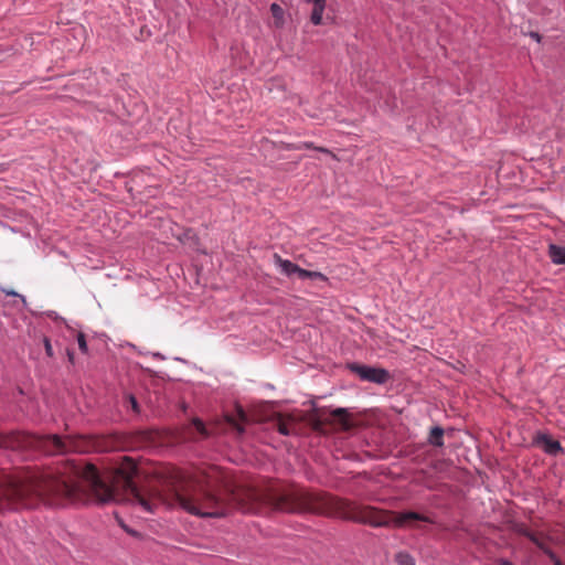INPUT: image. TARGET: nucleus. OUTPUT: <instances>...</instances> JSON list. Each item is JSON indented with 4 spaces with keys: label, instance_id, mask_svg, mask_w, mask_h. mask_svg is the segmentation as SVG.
Here are the masks:
<instances>
[{
    "label": "nucleus",
    "instance_id": "obj_16",
    "mask_svg": "<svg viewBox=\"0 0 565 565\" xmlns=\"http://www.w3.org/2000/svg\"><path fill=\"white\" fill-rule=\"evenodd\" d=\"M76 339H77V343H78L79 350L83 353H86L88 351V348H87V342H86V339H85V334L83 332H77L76 333Z\"/></svg>",
    "mask_w": 565,
    "mask_h": 565
},
{
    "label": "nucleus",
    "instance_id": "obj_25",
    "mask_svg": "<svg viewBox=\"0 0 565 565\" xmlns=\"http://www.w3.org/2000/svg\"><path fill=\"white\" fill-rule=\"evenodd\" d=\"M153 356L163 360V356L160 353H154Z\"/></svg>",
    "mask_w": 565,
    "mask_h": 565
},
{
    "label": "nucleus",
    "instance_id": "obj_5",
    "mask_svg": "<svg viewBox=\"0 0 565 565\" xmlns=\"http://www.w3.org/2000/svg\"><path fill=\"white\" fill-rule=\"evenodd\" d=\"M535 443L547 454L551 456H556L563 452V447L559 441L552 439L546 434H539L535 437Z\"/></svg>",
    "mask_w": 565,
    "mask_h": 565
},
{
    "label": "nucleus",
    "instance_id": "obj_18",
    "mask_svg": "<svg viewBox=\"0 0 565 565\" xmlns=\"http://www.w3.org/2000/svg\"><path fill=\"white\" fill-rule=\"evenodd\" d=\"M545 555L551 559V562L554 565H564L552 550H546Z\"/></svg>",
    "mask_w": 565,
    "mask_h": 565
},
{
    "label": "nucleus",
    "instance_id": "obj_6",
    "mask_svg": "<svg viewBox=\"0 0 565 565\" xmlns=\"http://www.w3.org/2000/svg\"><path fill=\"white\" fill-rule=\"evenodd\" d=\"M269 10L273 17V23L270 26L275 29H282L287 23L289 14H287V12L276 2L270 4Z\"/></svg>",
    "mask_w": 565,
    "mask_h": 565
},
{
    "label": "nucleus",
    "instance_id": "obj_3",
    "mask_svg": "<svg viewBox=\"0 0 565 565\" xmlns=\"http://www.w3.org/2000/svg\"><path fill=\"white\" fill-rule=\"evenodd\" d=\"M349 369L359 375V377L363 381L375 383V384H385L390 380V373L382 367H373L367 365H361L358 363L349 364Z\"/></svg>",
    "mask_w": 565,
    "mask_h": 565
},
{
    "label": "nucleus",
    "instance_id": "obj_11",
    "mask_svg": "<svg viewBox=\"0 0 565 565\" xmlns=\"http://www.w3.org/2000/svg\"><path fill=\"white\" fill-rule=\"evenodd\" d=\"M428 441L430 445L441 447L444 445V429L439 426L431 428Z\"/></svg>",
    "mask_w": 565,
    "mask_h": 565
},
{
    "label": "nucleus",
    "instance_id": "obj_9",
    "mask_svg": "<svg viewBox=\"0 0 565 565\" xmlns=\"http://www.w3.org/2000/svg\"><path fill=\"white\" fill-rule=\"evenodd\" d=\"M548 256L553 264L565 265V247L556 244L548 246Z\"/></svg>",
    "mask_w": 565,
    "mask_h": 565
},
{
    "label": "nucleus",
    "instance_id": "obj_7",
    "mask_svg": "<svg viewBox=\"0 0 565 565\" xmlns=\"http://www.w3.org/2000/svg\"><path fill=\"white\" fill-rule=\"evenodd\" d=\"M312 3L310 21L315 25L322 24L323 12L326 10V0H308Z\"/></svg>",
    "mask_w": 565,
    "mask_h": 565
},
{
    "label": "nucleus",
    "instance_id": "obj_19",
    "mask_svg": "<svg viewBox=\"0 0 565 565\" xmlns=\"http://www.w3.org/2000/svg\"><path fill=\"white\" fill-rule=\"evenodd\" d=\"M278 431H279V434H281L284 436H289L291 434V430L288 427V425L282 422L278 423Z\"/></svg>",
    "mask_w": 565,
    "mask_h": 565
},
{
    "label": "nucleus",
    "instance_id": "obj_10",
    "mask_svg": "<svg viewBox=\"0 0 565 565\" xmlns=\"http://www.w3.org/2000/svg\"><path fill=\"white\" fill-rule=\"evenodd\" d=\"M332 418L339 423L344 429H349L351 424L349 422V414L345 408H335L331 412Z\"/></svg>",
    "mask_w": 565,
    "mask_h": 565
},
{
    "label": "nucleus",
    "instance_id": "obj_1",
    "mask_svg": "<svg viewBox=\"0 0 565 565\" xmlns=\"http://www.w3.org/2000/svg\"><path fill=\"white\" fill-rule=\"evenodd\" d=\"M74 479H62L51 475H34L26 481L11 484L0 498V511L15 509L29 498H35L50 507L68 503H98L126 501L143 512L154 513L160 505H179L184 511L201 518H223L227 513L225 502L214 491V481L206 472L174 470L171 477L170 495L158 490H141L134 482L136 463L124 458L122 462L106 477L95 466H75Z\"/></svg>",
    "mask_w": 565,
    "mask_h": 565
},
{
    "label": "nucleus",
    "instance_id": "obj_23",
    "mask_svg": "<svg viewBox=\"0 0 565 565\" xmlns=\"http://www.w3.org/2000/svg\"><path fill=\"white\" fill-rule=\"evenodd\" d=\"M530 36L535 40L536 42L541 41V35L537 32H531Z\"/></svg>",
    "mask_w": 565,
    "mask_h": 565
},
{
    "label": "nucleus",
    "instance_id": "obj_27",
    "mask_svg": "<svg viewBox=\"0 0 565 565\" xmlns=\"http://www.w3.org/2000/svg\"><path fill=\"white\" fill-rule=\"evenodd\" d=\"M68 358H70V360L73 359V354L71 352H68Z\"/></svg>",
    "mask_w": 565,
    "mask_h": 565
},
{
    "label": "nucleus",
    "instance_id": "obj_14",
    "mask_svg": "<svg viewBox=\"0 0 565 565\" xmlns=\"http://www.w3.org/2000/svg\"><path fill=\"white\" fill-rule=\"evenodd\" d=\"M298 277L301 279H307V278L323 279L324 278V276L319 271H311V270H307V269H302V268H300Z\"/></svg>",
    "mask_w": 565,
    "mask_h": 565
},
{
    "label": "nucleus",
    "instance_id": "obj_13",
    "mask_svg": "<svg viewBox=\"0 0 565 565\" xmlns=\"http://www.w3.org/2000/svg\"><path fill=\"white\" fill-rule=\"evenodd\" d=\"M46 316H47L50 319H52V320H54V321H56V322H58V323H61V324H64V326H65V328L67 329V331H68L71 334H75V330H74L71 326H68V324L66 323V321L57 315V312H55V311H47V312H46Z\"/></svg>",
    "mask_w": 565,
    "mask_h": 565
},
{
    "label": "nucleus",
    "instance_id": "obj_26",
    "mask_svg": "<svg viewBox=\"0 0 565 565\" xmlns=\"http://www.w3.org/2000/svg\"><path fill=\"white\" fill-rule=\"evenodd\" d=\"M319 151L321 152H329L328 149H324V148H317Z\"/></svg>",
    "mask_w": 565,
    "mask_h": 565
},
{
    "label": "nucleus",
    "instance_id": "obj_4",
    "mask_svg": "<svg viewBox=\"0 0 565 565\" xmlns=\"http://www.w3.org/2000/svg\"><path fill=\"white\" fill-rule=\"evenodd\" d=\"M41 445L51 454L66 452L72 449L71 441L57 435H50L41 440Z\"/></svg>",
    "mask_w": 565,
    "mask_h": 565
},
{
    "label": "nucleus",
    "instance_id": "obj_21",
    "mask_svg": "<svg viewBox=\"0 0 565 565\" xmlns=\"http://www.w3.org/2000/svg\"><path fill=\"white\" fill-rule=\"evenodd\" d=\"M7 296L20 297L22 302L25 303V298L13 290L1 289Z\"/></svg>",
    "mask_w": 565,
    "mask_h": 565
},
{
    "label": "nucleus",
    "instance_id": "obj_12",
    "mask_svg": "<svg viewBox=\"0 0 565 565\" xmlns=\"http://www.w3.org/2000/svg\"><path fill=\"white\" fill-rule=\"evenodd\" d=\"M395 561L398 565H415L414 557L407 552L397 553Z\"/></svg>",
    "mask_w": 565,
    "mask_h": 565
},
{
    "label": "nucleus",
    "instance_id": "obj_8",
    "mask_svg": "<svg viewBox=\"0 0 565 565\" xmlns=\"http://www.w3.org/2000/svg\"><path fill=\"white\" fill-rule=\"evenodd\" d=\"M275 263L277 264V266L280 268V271L287 276H292V275H299V270H300V267L288 260V259H282L280 256L278 255H275Z\"/></svg>",
    "mask_w": 565,
    "mask_h": 565
},
{
    "label": "nucleus",
    "instance_id": "obj_28",
    "mask_svg": "<svg viewBox=\"0 0 565 565\" xmlns=\"http://www.w3.org/2000/svg\"><path fill=\"white\" fill-rule=\"evenodd\" d=\"M305 146H306L307 148H310V147H311V143H305Z\"/></svg>",
    "mask_w": 565,
    "mask_h": 565
},
{
    "label": "nucleus",
    "instance_id": "obj_20",
    "mask_svg": "<svg viewBox=\"0 0 565 565\" xmlns=\"http://www.w3.org/2000/svg\"><path fill=\"white\" fill-rule=\"evenodd\" d=\"M44 348L45 352L49 356H53V348L51 341L47 338H44Z\"/></svg>",
    "mask_w": 565,
    "mask_h": 565
},
{
    "label": "nucleus",
    "instance_id": "obj_17",
    "mask_svg": "<svg viewBox=\"0 0 565 565\" xmlns=\"http://www.w3.org/2000/svg\"><path fill=\"white\" fill-rule=\"evenodd\" d=\"M193 426L195 427L196 431L200 433L201 435H203V436L207 435L205 425L201 419H198V418L194 419Z\"/></svg>",
    "mask_w": 565,
    "mask_h": 565
},
{
    "label": "nucleus",
    "instance_id": "obj_15",
    "mask_svg": "<svg viewBox=\"0 0 565 565\" xmlns=\"http://www.w3.org/2000/svg\"><path fill=\"white\" fill-rule=\"evenodd\" d=\"M527 537L531 542H533L544 554L546 550H551L548 546H546L536 535L529 533Z\"/></svg>",
    "mask_w": 565,
    "mask_h": 565
},
{
    "label": "nucleus",
    "instance_id": "obj_2",
    "mask_svg": "<svg viewBox=\"0 0 565 565\" xmlns=\"http://www.w3.org/2000/svg\"><path fill=\"white\" fill-rule=\"evenodd\" d=\"M249 504L238 503L243 512L257 513L262 504H267L274 510L281 512L326 514L335 509L344 519L370 524L375 527H403L409 525L412 521L433 522L428 516L414 511L383 512L371 507L358 505L327 494L308 492L300 489L273 494L252 492Z\"/></svg>",
    "mask_w": 565,
    "mask_h": 565
},
{
    "label": "nucleus",
    "instance_id": "obj_24",
    "mask_svg": "<svg viewBox=\"0 0 565 565\" xmlns=\"http://www.w3.org/2000/svg\"><path fill=\"white\" fill-rule=\"evenodd\" d=\"M498 563H499L500 565H513L509 559H505V558H500V559L498 561Z\"/></svg>",
    "mask_w": 565,
    "mask_h": 565
},
{
    "label": "nucleus",
    "instance_id": "obj_22",
    "mask_svg": "<svg viewBox=\"0 0 565 565\" xmlns=\"http://www.w3.org/2000/svg\"><path fill=\"white\" fill-rule=\"evenodd\" d=\"M129 402H130V405H131L132 409H134L135 412H138V402H137V399L135 398V396L130 395V396H129Z\"/></svg>",
    "mask_w": 565,
    "mask_h": 565
}]
</instances>
